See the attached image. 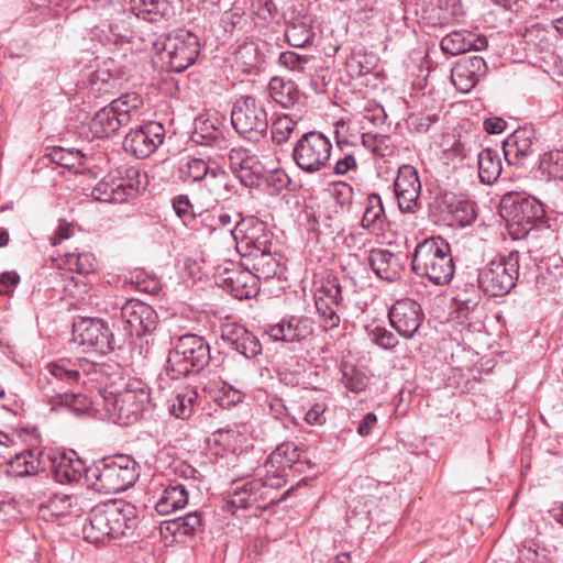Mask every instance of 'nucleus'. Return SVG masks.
Returning a JSON list of instances; mask_svg holds the SVG:
<instances>
[{
    "label": "nucleus",
    "instance_id": "obj_41",
    "mask_svg": "<svg viewBox=\"0 0 563 563\" xmlns=\"http://www.w3.org/2000/svg\"><path fill=\"white\" fill-rule=\"evenodd\" d=\"M287 43L292 47L310 45L314 38V31L310 18L303 16L291 21L285 31Z\"/></svg>",
    "mask_w": 563,
    "mask_h": 563
},
{
    "label": "nucleus",
    "instance_id": "obj_40",
    "mask_svg": "<svg viewBox=\"0 0 563 563\" xmlns=\"http://www.w3.org/2000/svg\"><path fill=\"white\" fill-rule=\"evenodd\" d=\"M301 452L292 442H284L279 444L268 456L265 467H277L282 471H290L299 462Z\"/></svg>",
    "mask_w": 563,
    "mask_h": 563
},
{
    "label": "nucleus",
    "instance_id": "obj_10",
    "mask_svg": "<svg viewBox=\"0 0 563 563\" xmlns=\"http://www.w3.org/2000/svg\"><path fill=\"white\" fill-rule=\"evenodd\" d=\"M332 143L319 131L303 133L295 143L292 159L305 173L314 174L324 168L331 157Z\"/></svg>",
    "mask_w": 563,
    "mask_h": 563
},
{
    "label": "nucleus",
    "instance_id": "obj_45",
    "mask_svg": "<svg viewBox=\"0 0 563 563\" xmlns=\"http://www.w3.org/2000/svg\"><path fill=\"white\" fill-rule=\"evenodd\" d=\"M86 468L79 459L73 460L64 455L55 465L54 475L58 483L70 484L78 482L82 476V472L86 474Z\"/></svg>",
    "mask_w": 563,
    "mask_h": 563
},
{
    "label": "nucleus",
    "instance_id": "obj_61",
    "mask_svg": "<svg viewBox=\"0 0 563 563\" xmlns=\"http://www.w3.org/2000/svg\"><path fill=\"white\" fill-rule=\"evenodd\" d=\"M346 67L351 76L361 77L372 71L373 64L369 63L366 55H353L347 60Z\"/></svg>",
    "mask_w": 563,
    "mask_h": 563
},
{
    "label": "nucleus",
    "instance_id": "obj_18",
    "mask_svg": "<svg viewBox=\"0 0 563 563\" xmlns=\"http://www.w3.org/2000/svg\"><path fill=\"white\" fill-rule=\"evenodd\" d=\"M423 318L424 314L420 303L410 298L397 300L388 311L391 328L406 340L415 336Z\"/></svg>",
    "mask_w": 563,
    "mask_h": 563
},
{
    "label": "nucleus",
    "instance_id": "obj_6",
    "mask_svg": "<svg viewBox=\"0 0 563 563\" xmlns=\"http://www.w3.org/2000/svg\"><path fill=\"white\" fill-rule=\"evenodd\" d=\"M519 261L518 251L495 257L479 269L476 278L477 287L489 297L509 294L519 277Z\"/></svg>",
    "mask_w": 563,
    "mask_h": 563
},
{
    "label": "nucleus",
    "instance_id": "obj_30",
    "mask_svg": "<svg viewBox=\"0 0 563 563\" xmlns=\"http://www.w3.org/2000/svg\"><path fill=\"white\" fill-rule=\"evenodd\" d=\"M368 263L373 272L387 282L398 280L404 272L400 257L388 250L373 249L368 255Z\"/></svg>",
    "mask_w": 563,
    "mask_h": 563
},
{
    "label": "nucleus",
    "instance_id": "obj_21",
    "mask_svg": "<svg viewBox=\"0 0 563 563\" xmlns=\"http://www.w3.org/2000/svg\"><path fill=\"white\" fill-rule=\"evenodd\" d=\"M394 189L401 212L411 213L419 209L421 181L413 166L405 164L399 167Z\"/></svg>",
    "mask_w": 563,
    "mask_h": 563
},
{
    "label": "nucleus",
    "instance_id": "obj_29",
    "mask_svg": "<svg viewBox=\"0 0 563 563\" xmlns=\"http://www.w3.org/2000/svg\"><path fill=\"white\" fill-rule=\"evenodd\" d=\"M487 47V38L466 30L453 31L441 40V48L450 55H460L471 51H482Z\"/></svg>",
    "mask_w": 563,
    "mask_h": 563
},
{
    "label": "nucleus",
    "instance_id": "obj_52",
    "mask_svg": "<svg viewBox=\"0 0 563 563\" xmlns=\"http://www.w3.org/2000/svg\"><path fill=\"white\" fill-rule=\"evenodd\" d=\"M362 145L378 157H387L394 154L391 139L385 134L363 133L361 136Z\"/></svg>",
    "mask_w": 563,
    "mask_h": 563
},
{
    "label": "nucleus",
    "instance_id": "obj_31",
    "mask_svg": "<svg viewBox=\"0 0 563 563\" xmlns=\"http://www.w3.org/2000/svg\"><path fill=\"white\" fill-rule=\"evenodd\" d=\"M45 368L53 378L68 385H73L79 380L80 369L86 374L98 376L97 366L88 362H80L79 364H76L69 360L62 358L56 362L48 363ZM92 379L98 380V377H93Z\"/></svg>",
    "mask_w": 563,
    "mask_h": 563
},
{
    "label": "nucleus",
    "instance_id": "obj_19",
    "mask_svg": "<svg viewBox=\"0 0 563 563\" xmlns=\"http://www.w3.org/2000/svg\"><path fill=\"white\" fill-rule=\"evenodd\" d=\"M295 490V486L287 489L279 498L266 496L261 479H252L242 486L235 487L228 494V507L246 509L253 506L265 508L268 505L277 504L287 499Z\"/></svg>",
    "mask_w": 563,
    "mask_h": 563
},
{
    "label": "nucleus",
    "instance_id": "obj_48",
    "mask_svg": "<svg viewBox=\"0 0 563 563\" xmlns=\"http://www.w3.org/2000/svg\"><path fill=\"white\" fill-rule=\"evenodd\" d=\"M41 462L32 450L16 454L10 462V473L16 477L35 475L40 472Z\"/></svg>",
    "mask_w": 563,
    "mask_h": 563
},
{
    "label": "nucleus",
    "instance_id": "obj_7",
    "mask_svg": "<svg viewBox=\"0 0 563 563\" xmlns=\"http://www.w3.org/2000/svg\"><path fill=\"white\" fill-rule=\"evenodd\" d=\"M201 43L195 33L178 29L162 38L159 57L168 73H181L194 65L200 55Z\"/></svg>",
    "mask_w": 563,
    "mask_h": 563
},
{
    "label": "nucleus",
    "instance_id": "obj_33",
    "mask_svg": "<svg viewBox=\"0 0 563 563\" xmlns=\"http://www.w3.org/2000/svg\"><path fill=\"white\" fill-rule=\"evenodd\" d=\"M242 265L253 273L260 279H269L277 274L278 262L275 258L272 249L253 254H243Z\"/></svg>",
    "mask_w": 563,
    "mask_h": 563
},
{
    "label": "nucleus",
    "instance_id": "obj_53",
    "mask_svg": "<svg viewBox=\"0 0 563 563\" xmlns=\"http://www.w3.org/2000/svg\"><path fill=\"white\" fill-rule=\"evenodd\" d=\"M479 299L481 296L473 284L470 285V289L467 286L465 289L459 287L454 297L459 318H467V314L477 308Z\"/></svg>",
    "mask_w": 563,
    "mask_h": 563
},
{
    "label": "nucleus",
    "instance_id": "obj_43",
    "mask_svg": "<svg viewBox=\"0 0 563 563\" xmlns=\"http://www.w3.org/2000/svg\"><path fill=\"white\" fill-rule=\"evenodd\" d=\"M233 55L235 65L243 73H252L253 70L257 69L263 60L260 48L254 42H244L240 44L235 48Z\"/></svg>",
    "mask_w": 563,
    "mask_h": 563
},
{
    "label": "nucleus",
    "instance_id": "obj_37",
    "mask_svg": "<svg viewBox=\"0 0 563 563\" xmlns=\"http://www.w3.org/2000/svg\"><path fill=\"white\" fill-rule=\"evenodd\" d=\"M198 398L196 388L185 387L169 400L168 411L177 419H189L198 405Z\"/></svg>",
    "mask_w": 563,
    "mask_h": 563
},
{
    "label": "nucleus",
    "instance_id": "obj_26",
    "mask_svg": "<svg viewBox=\"0 0 563 563\" xmlns=\"http://www.w3.org/2000/svg\"><path fill=\"white\" fill-rule=\"evenodd\" d=\"M312 331V323L308 318L291 316L271 325L266 330V334L273 341L299 342L308 338Z\"/></svg>",
    "mask_w": 563,
    "mask_h": 563
},
{
    "label": "nucleus",
    "instance_id": "obj_11",
    "mask_svg": "<svg viewBox=\"0 0 563 563\" xmlns=\"http://www.w3.org/2000/svg\"><path fill=\"white\" fill-rule=\"evenodd\" d=\"M346 294L340 277L328 274L320 280V286L314 292V305L320 319V325L324 331L335 329L340 325V312L344 306Z\"/></svg>",
    "mask_w": 563,
    "mask_h": 563
},
{
    "label": "nucleus",
    "instance_id": "obj_5",
    "mask_svg": "<svg viewBox=\"0 0 563 563\" xmlns=\"http://www.w3.org/2000/svg\"><path fill=\"white\" fill-rule=\"evenodd\" d=\"M211 360L209 343L203 336L186 333L172 338L166 372L172 379L200 373Z\"/></svg>",
    "mask_w": 563,
    "mask_h": 563
},
{
    "label": "nucleus",
    "instance_id": "obj_46",
    "mask_svg": "<svg viewBox=\"0 0 563 563\" xmlns=\"http://www.w3.org/2000/svg\"><path fill=\"white\" fill-rule=\"evenodd\" d=\"M70 508V496L54 494L45 504L41 505L40 516L46 521H54L67 516Z\"/></svg>",
    "mask_w": 563,
    "mask_h": 563
},
{
    "label": "nucleus",
    "instance_id": "obj_24",
    "mask_svg": "<svg viewBox=\"0 0 563 563\" xmlns=\"http://www.w3.org/2000/svg\"><path fill=\"white\" fill-rule=\"evenodd\" d=\"M229 166L234 176L245 187H252L260 180L262 164L255 155L242 147L232 148L228 155Z\"/></svg>",
    "mask_w": 563,
    "mask_h": 563
},
{
    "label": "nucleus",
    "instance_id": "obj_12",
    "mask_svg": "<svg viewBox=\"0 0 563 563\" xmlns=\"http://www.w3.org/2000/svg\"><path fill=\"white\" fill-rule=\"evenodd\" d=\"M73 341L84 352L108 354L117 346V340L107 322L99 318H79L73 324Z\"/></svg>",
    "mask_w": 563,
    "mask_h": 563
},
{
    "label": "nucleus",
    "instance_id": "obj_28",
    "mask_svg": "<svg viewBox=\"0 0 563 563\" xmlns=\"http://www.w3.org/2000/svg\"><path fill=\"white\" fill-rule=\"evenodd\" d=\"M198 217L201 227L209 233L228 232L233 238L242 219L239 212L224 208L201 211Z\"/></svg>",
    "mask_w": 563,
    "mask_h": 563
},
{
    "label": "nucleus",
    "instance_id": "obj_38",
    "mask_svg": "<svg viewBox=\"0 0 563 563\" xmlns=\"http://www.w3.org/2000/svg\"><path fill=\"white\" fill-rule=\"evenodd\" d=\"M271 97L284 108H290L300 100V91L291 80L282 77H273L268 84Z\"/></svg>",
    "mask_w": 563,
    "mask_h": 563
},
{
    "label": "nucleus",
    "instance_id": "obj_51",
    "mask_svg": "<svg viewBox=\"0 0 563 563\" xmlns=\"http://www.w3.org/2000/svg\"><path fill=\"white\" fill-rule=\"evenodd\" d=\"M297 124V120L288 114L276 115L271 128L272 141L277 145L287 143L296 131Z\"/></svg>",
    "mask_w": 563,
    "mask_h": 563
},
{
    "label": "nucleus",
    "instance_id": "obj_16",
    "mask_svg": "<svg viewBox=\"0 0 563 563\" xmlns=\"http://www.w3.org/2000/svg\"><path fill=\"white\" fill-rule=\"evenodd\" d=\"M234 241L241 254L265 252L273 247V234L266 224L254 216L242 218Z\"/></svg>",
    "mask_w": 563,
    "mask_h": 563
},
{
    "label": "nucleus",
    "instance_id": "obj_60",
    "mask_svg": "<svg viewBox=\"0 0 563 563\" xmlns=\"http://www.w3.org/2000/svg\"><path fill=\"white\" fill-rule=\"evenodd\" d=\"M243 397L244 395L239 389L231 385L223 384L214 399L222 408H229L241 402Z\"/></svg>",
    "mask_w": 563,
    "mask_h": 563
},
{
    "label": "nucleus",
    "instance_id": "obj_8",
    "mask_svg": "<svg viewBox=\"0 0 563 563\" xmlns=\"http://www.w3.org/2000/svg\"><path fill=\"white\" fill-rule=\"evenodd\" d=\"M120 176L107 175L92 188L93 199L102 202L121 203L135 198L145 188V175L136 167H126Z\"/></svg>",
    "mask_w": 563,
    "mask_h": 563
},
{
    "label": "nucleus",
    "instance_id": "obj_39",
    "mask_svg": "<svg viewBox=\"0 0 563 563\" xmlns=\"http://www.w3.org/2000/svg\"><path fill=\"white\" fill-rule=\"evenodd\" d=\"M503 170L501 158L496 150L484 148L478 154V176L483 184L493 185Z\"/></svg>",
    "mask_w": 563,
    "mask_h": 563
},
{
    "label": "nucleus",
    "instance_id": "obj_25",
    "mask_svg": "<svg viewBox=\"0 0 563 563\" xmlns=\"http://www.w3.org/2000/svg\"><path fill=\"white\" fill-rule=\"evenodd\" d=\"M222 340L238 353L252 358L262 353V344L256 335L239 323L222 327Z\"/></svg>",
    "mask_w": 563,
    "mask_h": 563
},
{
    "label": "nucleus",
    "instance_id": "obj_1",
    "mask_svg": "<svg viewBox=\"0 0 563 563\" xmlns=\"http://www.w3.org/2000/svg\"><path fill=\"white\" fill-rule=\"evenodd\" d=\"M136 508L123 500L96 505L82 523V538L90 543L128 537L136 527Z\"/></svg>",
    "mask_w": 563,
    "mask_h": 563
},
{
    "label": "nucleus",
    "instance_id": "obj_22",
    "mask_svg": "<svg viewBox=\"0 0 563 563\" xmlns=\"http://www.w3.org/2000/svg\"><path fill=\"white\" fill-rule=\"evenodd\" d=\"M441 219L450 227L464 228L476 219L475 205L453 192L443 194L437 201Z\"/></svg>",
    "mask_w": 563,
    "mask_h": 563
},
{
    "label": "nucleus",
    "instance_id": "obj_35",
    "mask_svg": "<svg viewBox=\"0 0 563 563\" xmlns=\"http://www.w3.org/2000/svg\"><path fill=\"white\" fill-rule=\"evenodd\" d=\"M115 111L117 110L112 109V104L110 103L96 112L89 125L90 131L96 137H108L112 133L117 132L121 126L126 125L124 123V118L121 119Z\"/></svg>",
    "mask_w": 563,
    "mask_h": 563
},
{
    "label": "nucleus",
    "instance_id": "obj_27",
    "mask_svg": "<svg viewBox=\"0 0 563 563\" xmlns=\"http://www.w3.org/2000/svg\"><path fill=\"white\" fill-rule=\"evenodd\" d=\"M257 278L246 267L225 268L222 286L229 290L232 296L242 300L255 296L258 291Z\"/></svg>",
    "mask_w": 563,
    "mask_h": 563
},
{
    "label": "nucleus",
    "instance_id": "obj_36",
    "mask_svg": "<svg viewBox=\"0 0 563 563\" xmlns=\"http://www.w3.org/2000/svg\"><path fill=\"white\" fill-rule=\"evenodd\" d=\"M200 511H192L183 517L175 519L164 520L161 523V530L167 531L175 538L177 537H191L202 526V518Z\"/></svg>",
    "mask_w": 563,
    "mask_h": 563
},
{
    "label": "nucleus",
    "instance_id": "obj_64",
    "mask_svg": "<svg viewBox=\"0 0 563 563\" xmlns=\"http://www.w3.org/2000/svg\"><path fill=\"white\" fill-rule=\"evenodd\" d=\"M57 404L68 407L70 410L79 412L80 409L77 407V405L84 406L85 397L80 394L75 393H64L62 395L57 396Z\"/></svg>",
    "mask_w": 563,
    "mask_h": 563
},
{
    "label": "nucleus",
    "instance_id": "obj_62",
    "mask_svg": "<svg viewBox=\"0 0 563 563\" xmlns=\"http://www.w3.org/2000/svg\"><path fill=\"white\" fill-rule=\"evenodd\" d=\"M325 405L322 402H316L306 412L305 421L310 426H322L325 423Z\"/></svg>",
    "mask_w": 563,
    "mask_h": 563
},
{
    "label": "nucleus",
    "instance_id": "obj_9",
    "mask_svg": "<svg viewBox=\"0 0 563 563\" xmlns=\"http://www.w3.org/2000/svg\"><path fill=\"white\" fill-rule=\"evenodd\" d=\"M231 123L241 136L252 143L256 144L267 135V112L252 96H242L234 102Z\"/></svg>",
    "mask_w": 563,
    "mask_h": 563
},
{
    "label": "nucleus",
    "instance_id": "obj_17",
    "mask_svg": "<svg viewBox=\"0 0 563 563\" xmlns=\"http://www.w3.org/2000/svg\"><path fill=\"white\" fill-rule=\"evenodd\" d=\"M164 137L163 124L151 121L130 130L123 140V150L136 158H146L157 150Z\"/></svg>",
    "mask_w": 563,
    "mask_h": 563
},
{
    "label": "nucleus",
    "instance_id": "obj_54",
    "mask_svg": "<svg viewBox=\"0 0 563 563\" xmlns=\"http://www.w3.org/2000/svg\"><path fill=\"white\" fill-rule=\"evenodd\" d=\"M313 60L310 55L298 54L292 51H286L279 54L278 64L290 71L306 73L309 64Z\"/></svg>",
    "mask_w": 563,
    "mask_h": 563
},
{
    "label": "nucleus",
    "instance_id": "obj_4",
    "mask_svg": "<svg viewBox=\"0 0 563 563\" xmlns=\"http://www.w3.org/2000/svg\"><path fill=\"white\" fill-rule=\"evenodd\" d=\"M412 272L428 278L434 285H445L454 275V261L451 247L442 238H430L418 243L412 261Z\"/></svg>",
    "mask_w": 563,
    "mask_h": 563
},
{
    "label": "nucleus",
    "instance_id": "obj_2",
    "mask_svg": "<svg viewBox=\"0 0 563 563\" xmlns=\"http://www.w3.org/2000/svg\"><path fill=\"white\" fill-rule=\"evenodd\" d=\"M140 476L139 464L130 455L117 454L93 462L86 468L89 487L102 494H117L134 485Z\"/></svg>",
    "mask_w": 563,
    "mask_h": 563
},
{
    "label": "nucleus",
    "instance_id": "obj_3",
    "mask_svg": "<svg viewBox=\"0 0 563 563\" xmlns=\"http://www.w3.org/2000/svg\"><path fill=\"white\" fill-rule=\"evenodd\" d=\"M102 408L117 424L130 426L140 421L151 405V390L140 378H129L118 391L101 394Z\"/></svg>",
    "mask_w": 563,
    "mask_h": 563
},
{
    "label": "nucleus",
    "instance_id": "obj_63",
    "mask_svg": "<svg viewBox=\"0 0 563 563\" xmlns=\"http://www.w3.org/2000/svg\"><path fill=\"white\" fill-rule=\"evenodd\" d=\"M20 283V276L15 272H4L0 275V295H9Z\"/></svg>",
    "mask_w": 563,
    "mask_h": 563
},
{
    "label": "nucleus",
    "instance_id": "obj_57",
    "mask_svg": "<svg viewBox=\"0 0 563 563\" xmlns=\"http://www.w3.org/2000/svg\"><path fill=\"white\" fill-rule=\"evenodd\" d=\"M173 209L176 216L184 222V224H189L196 218V213L194 211V206L187 195H178L173 198L172 201Z\"/></svg>",
    "mask_w": 563,
    "mask_h": 563
},
{
    "label": "nucleus",
    "instance_id": "obj_44",
    "mask_svg": "<svg viewBox=\"0 0 563 563\" xmlns=\"http://www.w3.org/2000/svg\"><path fill=\"white\" fill-rule=\"evenodd\" d=\"M58 268L75 272L79 275H88L96 271L97 262L91 253H69L57 264Z\"/></svg>",
    "mask_w": 563,
    "mask_h": 563
},
{
    "label": "nucleus",
    "instance_id": "obj_13",
    "mask_svg": "<svg viewBox=\"0 0 563 563\" xmlns=\"http://www.w3.org/2000/svg\"><path fill=\"white\" fill-rule=\"evenodd\" d=\"M501 210L510 225L517 227V233L522 235L529 233L545 214L543 205L538 199L521 194L504 197Z\"/></svg>",
    "mask_w": 563,
    "mask_h": 563
},
{
    "label": "nucleus",
    "instance_id": "obj_34",
    "mask_svg": "<svg viewBox=\"0 0 563 563\" xmlns=\"http://www.w3.org/2000/svg\"><path fill=\"white\" fill-rule=\"evenodd\" d=\"M386 222L387 217L380 196L378 194L368 195L361 227L368 233L378 235L385 230Z\"/></svg>",
    "mask_w": 563,
    "mask_h": 563
},
{
    "label": "nucleus",
    "instance_id": "obj_59",
    "mask_svg": "<svg viewBox=\"0 0 563 563\" xmlns=\"http://www.w3.org/2000/svg\"><path fill=\"white\" fill-rule=\"evenodd\" d=\"M342 383L352 393H361L367 386V377L354 367L343 372Z\"/></svg>",
    "mask_w": 563,
    "mask_h": 563
},
{
    "label": "nucleus",
    "instance_id": "obj_42",
    "mask_svg": "<svg viewBox=\"0 0 563 563\" xmlns=\"http://www.w3.org/2000/svg\"><path fill=\"white\" fill-rule=\"evenodd\" d=\"M130 4L133 14L147 22L159 21L169 7L167 0H131Z\"/></svg>",
    "mask_w": 563,
    "mask_h": 563
},
{
    "label": "nucleus",
    "instance_id": "obj_55",
    "mask_svg": "<svg viewBox=\"0 0 563 563\" xmlns=\"http://www.w3.org/2000/svg\"><path fill=\"white\" fill-rule=\"evenodd\" d=\"M329 191L342 211H350L354 197V189L350 184L334 181L330 185Z\"/></svg>",
    "mask_w": 563,
    "mask_h": 563
},
{
    "label": "nucleus",
    "instance_id": "obj_20",
    "mask_svg": "<svg viewBox=\"0 0 563 563\" xmlns=\"http://www.w3.org/2000/svg\"><path fill=\"white\" fill-rule=\"evenodd\" d=\"M539 150L536 131L530 126L517 129L503 142L504 156L509 165L525 166Z\"/></svg>",
    "mask_w": 563,
    "mask_h": 563
},
{
    "label": "nucleus",
    "instance_id": "obj_32",
    "mask_svg": "<svg viewBox=\"0 0 563 563\" xmlns=\"http://www.w3.org/2000/svg\"><path fill=\"white\" fill-rule=\"evenodd\" d=\"M188 504V492L183 483L170 482L162 492L155 504V510L162 516H167L183 509Z\"/></svg>",
    "mask_w": 563,
    "mask_h": 563
},
{
    "label": "nucleus",
    "instance_id": "obj_56",
    "mask_svg": "<svg viewBox=\"0 0 563 563\" xmlns=\"http://www.w3.org/2000/svg\"><path fill=\"white\" fill-rule=\"evenodd\" d=\"M368 338L372 343L383 350H393L399 343L397 336L391 331L378 325L368 330Z\"/></svg>",
    "mask_w": 563,
    "mask_h": 563
},
{
    "label": "nucleus",
    "instance_id": "obj_50",
    "mask_svg": "<svg viewBox=\"0 0 563 563\" xmlns=\"http://www.w3.org/2000/svg\"><path fill=\"white\" fill-rule=\"evenodd\" d=\"M49 157L53 163L75 173L79 172V167L85 164L86 159L81 151L64 147H54L49 153Z\"/></svg>",
    "mask_w": 563,
    "mask_h": 563
},
{
    "label": "nucleus",
    "instance_id": "obj_47",
    "mask_svg": "<svg viewBox=\"0 0 563 563\" xmlns=\"http://www.w3.org/2000/svg\"><path fill=\"white\" fill-rule=\"evenodd\" d=\"M539 170L547 180H563V151L551 150L543 153Z\"/></svg>",
    "mask_w": 563,
    "mask_h": 563
},
{
    "label": "nucleus",
    "instance_id": "obj_58",
    "mask_svg": "<svg viewBox=\"0 0 563 563\" xmlns=\"http://www.w3.org/2000/svg\"><path fill=\"white\" fill-rule=\"evenodd\" d=\"M266 468H267V475L264 478H260V479L262 481L263 489L266 490L265 492L266 496L274 497L272 495V493L286 485V483H287L286 477L288 476V474L286 471H282L277 467L275 471H272L271 470L272 467H266Z\"/></svg>",
    "mask_w": 563,
    "mask_h": 563
},
{
    "label": "nucleus",
    "instance_id": "obj_23",
    "mask_svg": "<svg viewBox=\"0 0 563 563\" xmlns=\"http://www.w3.org/2000/svg\"><path fill=\"white\" fill-rule=\"evenodd\" d=\"M486 71L487 65L482 56H468L455 63L451 70V80L459 91L470 92Z\"/></svg>",
    "mask_w": 563,
    "mask_h": 563
},
{
    "label": "nucleus",
    "instance_id": "obj_15",
    "mask_svg": "<svg viewBox=\"0 0 563 563\" xmlns=\"http://www.w3.org/2000/svg\"><path fill=\"white\" fill-rule=\"evenodd\" d=\"M178 177L183 183H196L205 179V187L218 201L229 192V175L221 168H210L202 158L189 157L180 164Z\"/></svg>",
    "mask_w": 563,
    "mask_h": 563
},
{
    "label": "nucleus",
    "instance_id": "obj_49",
    "mask_svg": "<svg viewBox=\"0 0 563 563\" xmlns=\"http://www.w3.org/2000/svg\"><path fill=\"white\" fill-rule=\"evenodd\" d=\"M112 109L117 110L115 112L120 115L121 119L124 118V123L129 124L134 114L139 113V110L143 106L142 97L136 92H128L111 101Z\"/></svg>",
    "mask_w": 563,
    "mask_h": 563
},
{
    "label": "nucleus",
    "instance_id": "obj_14",
    "mask_svg": "<svg viewBox=\"0 0 563 563\" xmlns=\"http://www.w3.org/2000/svg\"><path fill=\"white\" fill-rule=\"evenodd\" d=\"M157 323L156 311L147 303L130 299L120 309L117 327L122 330L123 342L133 338H141L155 330Z\"/></svg>",
    "mask_w": 563,
    "mask_h": 563
}]
</instances>
